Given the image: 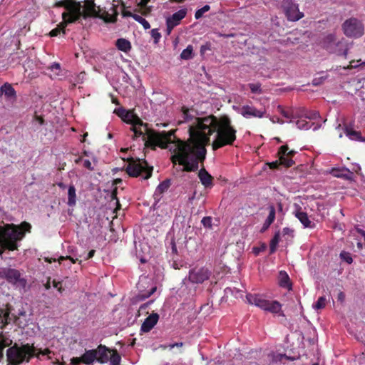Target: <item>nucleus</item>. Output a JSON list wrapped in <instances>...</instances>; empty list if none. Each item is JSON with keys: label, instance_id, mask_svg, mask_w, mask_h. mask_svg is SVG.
Instances as JSON below:
<instances>
[{"label": "nucleus", "instance_id": "1", "mask_svg": "<svg viewBox=\"0 0 365 365\" xmlns=\"http://www.w3.org/2000/svg\"><path fill=\"white\" fill-rule=\"evenodd\" d=\"M216 133L212 143L213 150L227 145H232L237 139V129L227 115L219 117L210 115L197 118L196 124L190 128V138L187 140L175 139V148L170 160L174 165H183V171L195 172L199 164L206 159V146L210 144V136Z\"/></svg>", "mask_w": 365, "mask_h": 365}, {"label": "nucleus", "instance_id": "2", "mask_svg": "<svg viewBox=\"0 0 365 365\" xmlns=\"http://www.w3.org/2000/svg\"><path fill=\"white\" fill-rule=\"evenodd\" d=\"M122 119L126 123L131 125L130 130L134 133L133 134L134 140L140 136L143 137L145 148L155 150L156 147H160L165 149L168 148V144L175 143V130L168 132L154 130L153 128L148 127V123L142 121L140 117L135 115L133 111H126Z\"/></svg>", "mask_w": 365, "mask_h": 365}, {"label": "nucleus", "instance_id": "3", "mask_svg": "<svg viewBox=\"0 0 365 365\" xmlns=\"http://www.w3.org/2000/svg\"><path fill=\"white\" fill-rule=\"evenodd\" d=\"M31 225L27 222L20 225L4 224L0 222V257L6 251L14 252L19 250V242L21 241L26 233L31 232Z\"/></svg>", "mask_w": 365, "mask_h": 365}, {"label": "nucleus", "instance_id": "4", "mask_svg": "<svg viewBox=\"0 0 365 365\" xmlns=\"http://www.w3.org/2000/svg\"><path fill=\"white\" fill-rule=\"evenodd\" d=\"M51 353V351L48 348L42 350L35 347L34 344L27 343L19 346L15 343L6 351L7 362L8 365H19L24 361L29 362L33 356L39 358L40 355H46L50 358Z\"/></svg>", "mask_w": 365, "mask_h": 365}, {"label": "nucleus", "instance_id": "5", "mask_svg": "<svg viewBox=\"0 0 365 365\" xmlns=\"http://www.w3.org/2000/svg\"><path fill=\"white\" fill-rule=\"evenodd\" d=\"M55 7L65 9L66 11L62 14L64 24H73L83 18V6L77 0H61L55 4Z\"/></svg>", "mask_w": 365, "mask_h": 365}, {"label": "nucleus", "instance_id": "6", "mask_svg": "<svg viewBox=\"0 0 365 365\" xmlns=\"http://www.w3.org/2000/svg\"><path fill=\"white\" fill-rule=\"evenodd\" d=\"M246 299L247 303L260 307L265 312L279 313V316H284V312H282V304L279 301H268L260 295L251 294H247Z\"/></svg>", "mask_w": 365, "mask_h": 365}, {"label": "nucleus", "instance_id": "7", "mask_svg": "<svg viewBox=\"0 0 365 365\" xmlns=\"http://www.w3.org/2000/svg\"><path fill=\"white\" fill-rule=\"evenodd\" d=\"M153 167H148L146 160L143 162L139 160H134L133 158L128 159V164L125 168V172L131 177L137 178L143 176V179L148 180L152 176Z\"/></svg>", "mask_w": 365, "mask_h": 365}, {"label": "nucleus", "instance_id": "8", "mask_svg": "<svg viewBox=\"0 0 365 365\" xmlns=\"http://www.w3.org/2000/svg\"><path fill=\"white\" fill-rule=\"evenodd\" d=\"M341 29L345 36L356 39L364 35V27L361 20L350 17L342 23Z\"/></svg>", "mask_w": 365, "mask_h": 365}, {"label": "nucleus", "instance_id": "9", "mask_svg": "<svg viewBox=\"0 0 365 365\" xmlns=\"http://www.w3.org/2000/svg\"><path fill=\"white\" fill-rule=\"evenodd\" d=\"M0 278L6 279L9 284L23 289L26 285V280L21 277L20 272L15 269L8 267L0 268Z\"/></svg>", "mask_w": 365, "mask_h": 365}, {"label": "nucleus", "instance_id": "10", "mask_svg": "<svg viewBox=\"0 0 365 365\" xmlns=\"http://www.w3.org/2000/svg\"><path fill=\"white\" fill-rule=\"evenodd\" d=\"M282 6L289 21H299L304 16L292 0H283Z\"/></svg>", "mask_w": 365, "mask_h": 365}, {"label": "nucleus", "instance_id": "11", "mask_svg": "<svg viewBox=\"0 0 365 365\" xmlns=\"http://www.w3.org/2000/svg\"><path fill=\"white\" fill-rule=\"evenodd\" d=\"M210 276L211 272L207 268H195L190 271L188 279L193 284H202L208 280Z\"/></svg>", "mask_w": 365, "mask_h": 365}, {"label": "nucleus", "instance_id": "12", "mask_svg": "<svg viewBox=\"0 0 365 365\" xmlns=\"http://www.w3.org/2000/svg\"><path fill=\"white\" fill-rule=\"evenodd\" d=\"M150 0H135L137 8L134 10V13L131 11H123L122 15L123 16H130L133 19L138 14H140L144 16H148L152 12V6H148Z\"/></svg>", "mask_w": 365, "mask_h": 365}, {"label": "nucleus", "instance_id": "13", "mask_svg": "<svg viewBox=\"0 0 365 365\" xmlns=\"http://www.w3.org/2000/svg\"><path fill=\"white\" fill-rule=\"evenodd\" d=\"M13 310L11 304H1L0 305V328L4 329L6 324L11 323L13 318L10 316Z\"/></svg>", "mask_w": 365, "mask_h": 365}, {"label": "nucleus", "instance_id": "14", "mask_svg": "<svg viewBox=\"0 0 365 365\" xmlns=\"http://www.w3.org/2000/svg\"><path fill=\"white\" fill-rule=\"evenodd\" d=\"M294 215L302 224L304 228H314L315 227V224L309 220L307 213L302 211L300 206H297V208L294 212Z\"/></svg>", "mask_w": 365, "mask_h": 365}, {"label": "nucleus", "instance_id": "15", "mask_svg": "<svg viewBox=\"0 0 365 365\" xmlns=\"http://www.w3.org/2000/svg\"><path fill=\"white\" fill-rule=\"evenodd\" d=\"M289 150V147L287 145H284L279 147L277 155L279 158V161L281 165H283L285 168H290L293 165H294V161L293 159L289 158L286 155V152Z\"/></svg>", "mask_w": 365, "mask_h": 365}, {"label": "nucleus", "instance_id": "16", "mask_svg": "<svg viewBox=\"0 0 365 365\" xmlns=\"http://www.w3.org/2000/svg\"><path fill=\"white\" fill-rule=\"evenodd\" d=\"M160 315L156 312H153L148 318L144 319L141 324V331L149 332L152 328L159 322Z\"/></svg>", "mask_w": 365, "mask_h": 365}, {"label": "nucleus", "instance_id": "17", "mask_svg": "<svg viewBox=\"0 0 365 365\" xmlns=\"http://www.w3.org/2000/svg\"><path fill=\"white\" fill-rule=\"evenodd\" d=\"M265 113V110H258L254 106H243L241 109V114L245 118H262Z\"/></svg>", "mask_w": 365, "mask_h": 365}, {"label": "nucleus", "instance_id": "18", "mask_svg": "<svg viewBox=\"0 0 365 365\" xmlns=\"http://www.w3.org/2000/svg\"><path fill=\"white\" fill-rule=\"evenodd\" d=\"M94 350L96 351V360L101 364L108 361L109 359L108 353L112 351V350L102 344H99Z\"/></svg>", "mask_w": 365, "mask_h": 365}, {"label": "nucleus", "instance_id": "19", "mask_svg": "<svg viewBox=\"0 0 365 365\" xmlns=\"http://www.w3.org/2000/svg\"><path fill=\"white\" fill-rule=\"evenodd\" d=\"M182 120H180L178 121V124H182L183 123H189L192 122V124L189 126V134L190 135V128L194 126L196 124V119L197 118H203L204 117H196L192 115L190 113V109L183 106L182 108Z\"/></svg>", "mask_w": 365, "mask_h": 365}, {"label": "nucleus", "instance_id": "20", "mask_svg": "<svg viewBox=\"0 0 365 365\" xmlns=\"http://www.w3.org/2000/svg\"><path fill=\"white\" fill-rule=\"evenodd\" d=\"M334 49L337 51H331L332 53H336L338 56H343L344 58L347 57L349 46L347 41L344 38H341L336 41Z\"/></svg>", "mask_w": 365, "mask_h": 365}, {"label": "nucleus", "instance_id": "21", "mask_svg": "<svg viewBox=\"0 0 365 365\" xmlns=\"http://www.w3.org/2000/svg\"><path fill=\"white\" fill-rule=\"evenodd\" d=\"M83 18L86 19L88 16H99L98 11H96V6L93 0L86 1L84 9L82 11Z\"/></svg>", "mask_w": 365, "mask_h": 365}, {"label": "nucleus", "instance_id": "22", "mask_svg": "<svg viewBox=\"0 0 365 365\" xmlns=\"http://www.w3.org/2000/svg\"><path fill=\"white\" fill-rule=\"evenodd\" d=\"M198 177L202 182V184L205 187H210L213 185V178L212 176L205 170V168L203 167L202 168L199 173H198Z\"/></svg>", "mask_w": 365, "mask_h": 365}, {"label": "nucleus", "instance_id": "23", "mask_svg": "<svg viewBox=\"0 0 365 365\" xmlns=\"http://www.w3.org/2000/svg\"><path fill=\"white\" fill-rule=\"evenodd\" d=\"M187 15L186 9H181L178 12L172 14L170 17H168L167 21L172 24L175 26L180 25L181 20L184 19Z\"/></svg>", "mask_w": 365, "mask_h": 365}, {"label": "nucleus", "instance_id": "24", "mask_svg": "<svg viewBox=\"0 0 365 365\" xmlns=\"http://www.w3.org/2000/svg\"><path fill=\"white\" fill-rule=\"evenodd\" d=\"M338 40L336 39V37L335 34H327L325 38L323 39L322 43L323 46L329 52L331 51H337L336 50L334 49V47H335L334 44L336 43V41Z\"/></svg>", "mask_w": 365, "mask_h": 365}, {"label": "nucleus", "instance_id": "25", "mask_svg": "<svg viewBox=\"0 0 365 365\" xmlns=\"http://www.w3.org/2000/svg\"><path fill=\"white\" fill-rule=\"evenodd\" d=\"M0 92L4 93L8 98H16V93L11 84L9 83H5L0 88Z\"/></svg>", "mask_w": 365, "mask_h": 365}, {"label": "nucleus", "instance_id": "26", "mask_svg": "<svg viewBox=\"0 0 365 365\" xmlns=\"http://www.w3.org/2000/svg\"><path fill=\"white\" fill-rule=\"evenodd\" d=\"M82 363L85 364H90L96 360V351L93 349L86 350L81 355Z\"/></svg>", "mask_w": 365, "mask_h": 365}, {"label": "nucleus", "instance_id": "27", "mask_svg": "<svg viewBox=\"0 0 365 365\" xmlns=\"http://www.w3.org/2000/svg\"><path fill=\"white\" fill-rule=\"evenodd\" d=\"M279 279L280 287L291 289L292 283L290 282V279L286 272L281 271L279 274Z\"/></svg>", "mask_w": 365, "mask_h": 365}, {"label": "nucleus", "instance_id": "28", "mask_svg": "<svg viewBox=\"0 0 365 365\" xmlns=\"http://www.w3.org/2000/svg\"><path fill=\"white\" fill-rule=\"evenodd\" d=\"M344 130L346 135L350 140L359 141V139H361V133L359 131L353 130L351 127L348 126L347 125H344Z\"/></svg>", "mask_w": 365, "mask_h": 365}, {"label": "nucleus", "instance_id": "29", "mask_svg": "<svg viewBox=\"0 0 365 365\" xmlns=\"http://www.w3.org/2000/svg\"><path fill=\"white\" fill-rule=\"evenodd\" d=\"M115 46L123 52H127L132 48V45L125 38H118L115 41Z\"/></svg>", "mask_w": 365, "mask_h": 365}, {"label": "nucleus", "instance_id": "30", "mask_svg": "<svg viewBox=\"0 0 365 365\" xmlns=\"http://www.w3.org/2000/svg\"><path fill=\"white\" fill-rule=\"evenodd\" d=\"M76 202V188L73 185H70L68 189V202L70 207H73Z\"/></svg>", "mask_w": 365, "mask_h": 365}, {"label": "nucleus", "instance_id": "31", "mask_svg": "<svg viewBox=\"0 0 365 365\" xmlns=\"http://www.w3.org/2000/svg\"><path fill=\"white\" fill-rule=\"evenodd\" d=\"M171 185L170 180H165L163 182H162L160 184H159L157 186V189H155V195H160L163 194L165 192H166L169 187Z\"/></svg>", "mask_w": 365, "mask_h": 365}, {"label": "nucleus", "instance_id": "32", "mask_svg": "<svg viewBox=\"0 0 365 365\" xmlns=\"http://www.w3.org/2000/svg\"><path fill=\"white\" fill-rule=\"evenodd\" d=\"M68 25V24H64V20H63L61 24L56 27V29L51 30L49 35L51 36H58L61 32L62 34H66L65 29Z\"/></svg>", "mask_w": 365, "mask_h": 365}, {"label": "nucleus", "instance_id": "33", "mask_svg": "<svg viewBox=\"0 0 365 365\" xmlns=\"http://www.w3.org/2000/svg\"><path fill=\"white\" fill-rule=\"evenodd\" d=\"M280 240V232H277L274 234L269 244V252L273 254L276 252L278 243Z\"/></svg>", "mask_w": 365, "mask_h": 365}, {"label": "nucleus", "instance_id": "34", "mask_svg": "<svg viewBox=\"0 0 365 365\" xmlns=\"http://www.w3.org/2000/svg\"><path fill=\"white\" fill-rule=\"evenodd\" d=\"M277 110L286 118L292 120L294 118V113L292 109L285 110L282 106L279 105L277 106Z\"/></svg>", "mask_w": 365, "mask_h": 365}, {"label": "nucleus", "instance_id": "35", "mask_svg": "<svg viewBox=\"0 0 365 365\" xmlns=\"http://www.w3.org/2000/svg\"><path fill=\"white\" fill-rule=\"evenodd\" d=\"M193 53V46L192 45H188L186 48H185L181 54L180 56L182 59L188 60L193 57L192 55Z\"/></svg>", "mask_w": 365, "mask_h": 365}, {"label": "nucleus", "instance_id": "36", "mask_svg": "<svg viewBox=\"0 0 365 365\" xmlns=\"http://www.w3.org/2000/svg\"><path fill=\"white\" fill-rule=\"evenodd\" d=\"M109 359L110 365H120V356L116 349H112V354Z\"/></svg>", "mask_w": 365, "mask_h": 365}, {"label": "nucleus", "instance_id": "37", "mask_svg": "<svg viewBox=\"0 0 365 365\" xmlns=\"http://www.w3.org/2000/svg\"><path fill=\"white\" fill-rule=\"evenodd\" d=\"M85 76L86 73L84 71H82L75 75V76L73 78H71L70 82L72 83L73 87H75L77 83H83Z\"/></svg>", "mask_w": 365, "mask_h": 365}, {"label": "nucleus", "instance_id": "38", "mask_svg": "<svg viewBox=\"0 0 365 365\" xmlns=\"http://www.w3.org/2000/svg\"><path fill=\"white\" fill-rule=\"evenodd\" d=\"M12 340L9 337L0 334V349L4 351V349L11 344Z\"/></svg>", "mask_w": 365, "mask_h": 365}, {"label": "nucleus", "instance_id": "39", "mask_svg": "<svg viewBox=\"0 0 365 365\" xmlns=\"http://www.w3.org/2000/svg\"><path fill=\"white\" fill-rule=\"evenodd\" d=\"M134 19L137 22H138V24H140L143 26V28L144 29H149L150 28V24L148 23L147 19H144L143 16H140L139 14L134 16Z\"/></svg>", "mask_w": 365, "mask_h": 365}, {"label": "nucleus", "instance_id": "40", "mask_svg": "<svg viewBox=\"0 0 365 365\" xmlns=\"http://www.w3.org/2000/svg\"><path fill=\"white\" fill-rule=\"evenodd\" d=\"M296 125L297 128L299 129L308 130L311 128L312 124H311L305 119H299L297 120Z\"/></svg>", "mask_w": 365, "mask_h": 365}, {"label": "nucleus", "instance_id": "41", "mask_svg": "<svg viewBox=\"0 0 365 365\" xmlns=\"http://www.w3.org/2000/svg\"><path fill=\"white\" fill-rule=\"evenodd\" d=\"M327 303V299L325 297H319L317 302L313 305V307L316 310H320V309H324L326 306Z\"/></svg>", "mask_w": 365, "mask_h": 365}, {"label": "nucleus", "instance_id": "42", "mask_svg": "<svg viewBox=\"0 0 365 365\" xmlns=\"http://www.w3.org/2000/svg\"><path fill=\"white\" fill-rule=\"evenodd\" d=\"M248 86H249L252 93L261 94L263 93V91H262V88L261 86V83H249Z\"/></svg>", "mask_w": 365, "mask_h": 365}, {"label": "nucleus", "instance_id": "43", "mask_svg": "<svg viewBox=\"0 0 365 365\" xmlns=\"http://www.w3.org/2000/svg\"><path fill=\"white\" fill-rule=\"evenodd\" d=\"M269 215L267 218L266 219V221H267V223L272 224L275 220V215H276V210L275 207L273 205L269 206Z\"/></svg>", "mask_w": 365, "mask_h": 365}, {"label": "nucleus", "instance_id": "44", "mask_svg": "<svg viewBox=\"0 0 365 365\" xmlns=\"http://www.w3.org/2000/svg\"><path fill=\"white\" fill-rule=\"evenodd\" d=\"M282 236L285 237L286 240H289V239H292L294 237V230L289 227L283 228Z\"/></svg>", "mask_w": 365, "mask_h": 365}, {"label": "nucleus", "instance_id": "45", "mask_svg": "<svg viewBox=\"0 0 365 365\" xmlns=\"http://www.w3.org/2000/svg\"><path fill=\"white\" fill-rule=\"evenodd\" d=\"M339 257L341 260L344 261L345 262H346L349 264H351L353 262L352 257H351L350 253H349V252L342 251L340 253Z\"/></svg>", "mask_w": 365, "mask_h": 365}, {"label": "nucleus", "instance_id": "46", "mask_svg": "<svg viewBox=\"0 0 365 365\" xmlns=\"http://www.w3.org/2000/svg\"><path fill=\"white\" fill-rule=\"evenodd\" d=\"M210 10V6L209 5H206L203 6L202 9H198L195 14V17L197 19H200V18L202 17L204 14L209 11Z\"/></svg>", "mask_w": 365, "mask_h": 365}, {"label": "nucleus", "instance_id": "47", "mask_svg": "<svg viewBox=\"0 0 365 365\" xmlns=\"http://www.w3.org/2000/svg\"><path fill=\"white\" fill-rule=\"evenodd\" d=\"M151 36L154 38V43H158L160 42L162 36L158 29H153L151 30Z\"/></svg>", "mask_w": 365, "mask_h": 365}, {"label": "nucleus", "instance_id": "48", "mask_svg": "<svg viewBox=\"0 0 365 365\" xmlns=\"http://www.w3.org/2000/svg\"><path fill=\"white\" fill-rule=\"evenodd\" d=\"M212 219L211 217H205L202 218L201 222L205 228L211 229L212 227Z\"/></svg>", "mask_w": 365, "mask_h": 365}, {"label": "nucleus", "instance_id": "49", "mask_svg": "<svg viewBox=\"0 0 365 365\" xmlns=\"http://www.w3.org/2000/svg\"><path fill=\"white\" fill-rule=\"evenodd\" d=\"M106 22H115L117 19V13H115L113 16H110L108 14H106V16L103 17Z\"/></svg>", "mask_w": 365, "mask_h": 365}, {"label": "nucleus", "instance_id": "50", "mask_svg": "<svg viewBox=\"0 0 365 365\" xmlns=\"http://www.w3.org/2000/svg\"><path fill=\"white\" fill-rule=\"evenodd\" d=\"M267 165L272 170H278V169H279V167L281 166L279 160L273 161V162L267 163Z\"/></svg>", "mask_w": 365, "mask_h": 365}, {"label": "nucleus", "instance_id": "51", "mask_svg": "<svg viewBox=\"0 0 365 365\" xmlns=\"http://www.w3.org/2000/svg\"><path fill=\"white\" fill-rule=\"evenodd\" d=\"M52 285L54 288H56L59 293H62L63 292V288L62 287L61 282H56V280H53Z\"/></svg>", "mask_w": 365, "mask_h": 365}, {"label": "nucleus", "instance_id": "52", "mask_svg": "<svg viewBox=\"0 0 365 365\" xmlns=\"http://www.w3.org/2000/svg\"><path fill=\"white\" fill-rule=\"evenodd\" d=\"M155 292H156V287H153V288H151V289L146 294H143V295L140 296V299L141 300H144V299H145L147 298H149Z\"/></svg>", "mask_w": 365, "mask_h": 365}, {"label": "nucleus", "instance_id": "53", "mask_svg": "<svg viewBox=\"0 0 365 365\" xmlns=\"http://www.w3.org/2000/svg\"><path fill=\"white\" fill-rule=\"evenodd\" d=\"M50 69L52 71H56V74H58V71L61 69L60 64L58 63H53L51 65Z\"/></svg>", "mask_w": 365, "mask_h": 365}, {"label": "nucleus", "instance_id": "54", "mask_svg": "<svg viewBox=\"0 0 365 365\" xmlns=\"http://www.w3.org/2000/svg\"><path fill=\"white\" fill-rule=\"evenodd\" d=\"M83 166L88 169V170H93V168L91 166V163L89 160H83Z\"/></svg>", "mask_w": 365, "mask_h": 365}, {"label": "nucleus", "instance_id": "55", "mask_svg": "<svg viewBox=\"0 0 365 365\" xmlns=\"http://www.w3.org/2000/svg\"><path fill=\"white\" fill-rule=\"evenodd\" d=\"M71 363L73 365H78L80 363H82L81 356L80 357H73V358H71Z\"/></svg>", "mask_w": 365, "mask_h": 365}, {"label": "nucleus", "instance_id": "56", "mask_svg": "<svg viewBox=\"0 0 365 365\" xmlns=\"http://www.w3.org/2000/svg\"><path fill=\"white\" fill-rule=\"evenodd\" d=\"M210 43H207L204 45H202L201 47H200V53L202 54L205 53V51L207 50H210Z\"/></svg>", "mask_w": 365, "mask_h": 365}, {"label": "nucleus", "instance_id": "57", "mask_svg": "<svg viewBox=\"0 0 365 365\" xmlns=\"http://www.w3.org/2000/svg\"><path fill=\"white\" fill-rule=\"evenodd\" d=\"M110 197L111 199L113 200H116V203L117 205L119 206V202H118V200L117 199V188L115 187L112 192H111V194H110Z\"/></svg>", "mask_w": 365, "mask_h": 365}, {"label": "nucleus", "instance_id": "58", "mask_svg": "<svg viewBox=\"0 0 365 365\" xmlns=\"http://www.w3.org/2000/svg\"><path fill=\"white\" fill-rule=\"evenodd\" d=\"M184 345V343L183 342H175V343H173V344H169V349H173L174 347H182Z\"/></svg>", "mask_w": 365, "mask_h": 365}, {"label": "nucleus", "instance_id": "59", "mask_svg": "<svg viewBox=\"0 0 365 365\" xmlns=\"http://www.w3.org/2000/svg\"><path fill=\"white\" fill-rule=\"evenodd\" d=\"M65 259H69L71 262L72 264H74L76 262V261L78 260L77 259H74L71 257L67 256V257H61L58 259V262H61V261H63V260H65Z\"/></svg>", "mask_w": 365, "mask_h": 365}, {"label": "nucleus", "instance_id": "60", "mask_svg": "<svg viewBox=\"0 0 365 365\" xmlns=\"http://www.w3.org/2000/svg\"><path fill=\"white\" fill-rule=\"evenodd\" d=\"M271 225H272L271 223H269V222L267 223V221L265 220V222H264V224L262 225V227L260 230V232H262V233L264 232L267 230H268V228L269 227V226Z\"/></svg>", "mask_w": 365, "mask_h": 365}, {"label": "nucleus", "instance_id": "61", "mask_svg": "<svg viewBox=\"0 0 365 365\" xmlns=\"http://www.w3.org/2000/svg\"><path fill=\"white\" fill-rule=\"evenodd\" d=\"M153 301H148V302H145L142 305H140V312H145L147 307Z\"/></svg>", "mask_w": 365, "mask_h": 365}, {"label": "nucleus", "instance_id": "62", "mask_svg": "<svg viewBox=\"0 0 365 365\" xmlns=\"http://www.w3.org/2000/svg\"><path fill=\"white\" fill-rule=\"evenodd\" d=\"M354 62H355L354 60L350 61L349 64L346 66H344V69H351V68L357 67L358 65L355 64Z\"/></svg>", "mask_w": 365, "mask_h": 365}, {"label": "nucleus", "instance_id": "63", "mask_svg": "<svg viewBox=\"0 0 365 365\" xmlns=\"http://www.w3.org/2000/svg\"><path fill=\"white\" fill-rule=\"evenodd\" d=\"M166 24H167V34L170 35V33L175 27L174 26H173V24H170V23H168L167 21H166Z\"/></svg>", "mask_w": 365, "mask_h": 365}, {"label": "nucleus", "instance_id": "64", "mask_svg": "<svg viewBox=\"0 0 365 365\" xmlns=\"http://www.w3.org/2000/svg\"><path fill=\"white\" fill-rule=\"evenodd\" d=\"M34 118L40 125L44 124V119L42 116L35 115Z\"/></svg>", "mask_w": 365, "mask_h": 365}]
</instances>
